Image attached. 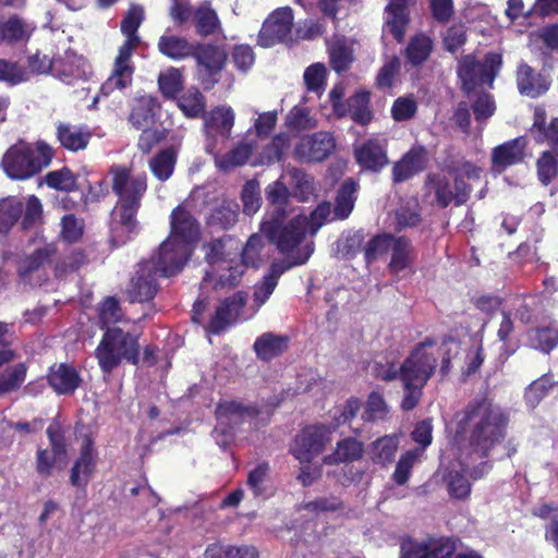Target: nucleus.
I'll return each instance as SVG.
<instances>
[{
    "label": "nucleus",
    "mask_w": 558,
    "mask_h": 558,
    "mask_svg": "<svg viewBox=\"0 0 558 558\" xmlns=\"http://www.w3.org/2000/svg\"><path fill=\"white\" fill-rule=\"evenodd\" d=\"M45 378L58 396H72L83 385L80 371L74 364L68 362H57L50 365Z\"/></svg>",
    "instance_id": "16"
},
{
    "label": "nucleus",
    "mask_w": 558,
    "mask_h": 558,
    "mask_svg": "<svg viewBox=\"0 0 558 558\" xmlns=\"http://www.w3.org/2000/svg\"><path fill=\"white\" fill-rule=\"evenodd\" d=\"M446 169L452 177V182L439 172H428L425 177L423 187L428 193H433L432 204L440 209H446L450 205L456 207L465 205L473 191L468 181L478 180L483 172L482 168L462 158L458 162H447Z\"/></svg>",
    "instance_id": "3"
},
{
    "label": "nucleus",
    "mask_w": 558,
    "mask_h": 558,
    "mask_svg": "<svg viewBox=\"0 0 558 558\" xmlns=\"http://www.w3.org/2000/svg\"><path fill=\"white\" fill-rule=\"evenodd\" d=\"M24 204L14 197L0 201V235H5L15 226L23 214Z\"/></svg>",
    "instance_id": "44"
},
{
    "label": "nucleus",
    "mask_w": 558,
    "mask_h": 558,
    "mask_svg": "<svg viewBox=\"0 0 558 558\" xmlns=\"http://www.w3.org/2000/svg\"><path fill=\"white\" fill-rule=\"evenodd\" d=\"M241 199L243 203V213L252 216L260 207L262 198L259 193V185L256 181H247L242 189Z\"/></svg>",
    "instance_id": "62"
},
{
    "label": "nucleus",
    "mask_w": 558,
    "mask_h": 558,
    "mask_svg": "<svg viewBox=\"0 0 558 558\" xmlns=\"http://www.w3.org/2000/svg\"><path fill=\"white\" fill-rule=\"evenodd\" d=\"M234 125V113L231 108H215L206 117L204 122L207 137L206 150L213 153L217 144V135L229 138Z\"/></svg>",
    "instance_id": "24"
},
{
    "label": "nucleus",
    "mask_w": 558,
    "mask_h": 558,
    "mask_svg": "<svg viewBox=\"0 0 558 558\" xmlns=\"http://www.w3.org/2000/svg\"><path fill=\"white\" fill-rule=\"evenodd\" d=\"M386 26L397 43L404 40L405 32L410 23L409 4L390 1L386 7Z\"/></svg>",
    "instance_id": "34"
},
{
    "label": "nucleus",
    "mask_w": 558,
    "mask_h": 558,
    "mask_svg": "<svg viewBox=\"0 0 558 558\" xmlns=\"http://www.w3.org/2000/svg\"><path fill=\"white\" fill-rule=\"evenodd\" d=\"M158 85L161 94L166 98H177L178 94L183 88L180 71L171 68L167 73H161L158 77Z\"/></svg>",
    "instance_id": "58"
},
{
    "label": "nucleus",
    "mask_w": 558,
    "mask_h": 558,
    "mask_svg": "<svg viewBox=\"0 0 558 558\" xmlns=\"http://www.w3.org/2000/svg\"><path fill=\"white\" fill-rule=\"evenodd\" d=\"M53 156V149L46 142L32 144L20 138L4 153L1 167L10 179L24 181L48 167Z\"/></svg>",
    "instance_id": "4"
},
{
    "label": "nucleus",
    "mask_w": 558,
    "mask_h": 558,
    "mask_svg": "<svg viewBox=\"0 0 558 558\" xmlns=\"http://www.w3.org/2000/svg\"><path fill=\"white\" fill-rule=\"evenodd\" d=\"M293 19V11L289 7L272 11L262 25L257 44L260 47L269 48L288 40L291 36Z\"/></svg>",
    "instance_id": "13"
},
{
    "label": "nucleus",
    "mask_w": 558,
    "mask_h": 558,
    "mask_svg": "<svg viewBox=\"0 0 558 558\" xmlns=\"http://www.w3.org/2000/svg\"><path fill=\"white\" fill-rule=\"evenodd\" d=\"M371 93L357 90L348 98V110L350 118L359 125H367L374 118L371 109Z\"/></svg>",
    "instance_id": "38"
},
{
    "label": "nucleus",
    "mask_w": 558,
    "mask_h": 558,
    "mask_svg": "<svg viewBox=\"0 0 558 558\" xmlns=\"http://www.w3.org/2000/svg\"><path fill=\"white\" fill-rule=\"evenodd\" d=\"M388 414V407L381 393L372 391L368 395L365 409L362 413L364 422H376L385 420Z\"/></svg>",
    "instance_id": "56"
},
{
    "label": "nucleus",
    "mask_w": 558,
    "mask_h": 558,
    "mask_svg": "<svg viewBox=\"0 0 558 558\" xmlns=\"http://www.w3.org/2000/svg\"><path fill=\"white\" fill-rule=\"evenodd\" d=\"M262 231L281 254H289L303 242L308 231V219L299 215L284 225L278 220L264 222Z\"/></svg>",
    "instance_id": "7"
},
{
    "label": "nucleus",
    "mask_w": 558,
    "mask_h": 558,
    "mask_svg": "<svg viewBox=\"0 0 558 558\" xmlns=\"http://www.w3.org/2000/svg\"><path fill=\"white\" fill-rule=\"evenodd\" d=\"M57 140L60 145L73 153L84 150L92 140V131L85 125H71L60 122L57 125Z\"/></svg>",
    "instance_id": "28"
},
{
    "label": "nucleus",
    "mask_w": 558,
    "mask_h": 558,
    "mask_svg": "<svg viewBox=\"0 0 558 558\" xmlns=\"http://www.w3.org/2000/svg\"><path fill=\"white\" fill-rule=\"evenodd\" d=\"M264 239L259 234H253L248 238L241 252V260L244 267L258 268L262 264V251L264 248Z\"/></svg>",
    "instance_id": "55"
},
{
    "label": "nucleus",
    "mask_w": 558,
    "mask_h": 558,
    "mask_svg": "<svg viewBox=\"0 0 558 558\" xmlns=\"http://www.w3.org/2000/svg\"><path fill=\"white\" fill-rule=\"evenodd\" d=\"M336 148V141L329 132H316L304 136L295 147V156L305 162H320Z\"/></svg>",
    "instance_id": "19"
},
{
    "label": "nucleus",
    "mask_w": 558,
    "mask_h": 558,
    "mask_svg": "<svg viewBox=\"0 0 558 558\" xmlns=\"http://www.w3.org/2000/svg\"><path fill=\"white\" fill-rule=\"evenodd\" d=\"M171 239H178L186 245L199 235V226L194 216L182 205H178L170 215Z\"/></svg>",
    "instance_id": "27"
},
{
    "label": "nucleus",
    "mask_w": 558,
    "mask_h": 558,
    "mask_svg": "<svg viewBox=\"0 0 558 558\" xmlns=\"http://www.w3.org/2000/svg\"><path fill=\"white\" fill-rule=\"evenodd\" d=\"M259 414V410L253 404H243L235 400L219 401L215 409V416L219 424L230 425L241 422L245 416L255 417Z\"/></svg>",
    "instance_id": "31"
},
{
    "label": "nucleus",
    "mask_w": 558,
    "mask_h": 558,
    "mask_svg": "<svg viewBox=\"0 0 558 558\" xmlns=\"http://www.w3.org/2000/svg\"><path fill=\"white\" fill-rule=\"evenodd\" d=\"M192 58L195 59L201 80L208 85L207 88L219 82L220 73L228 60V53L222 46L210 43H195Z\"/></svg>",
    "instance_id": "11"
},
{
    "label": "nucleus",
    "mask_w": 558,
    "mask_h": 558,
    "mask_svg": "<svg viewBox=\"0 0 558 558\" xmlns=\"http://www.w3.org/2000/svg\"><path fill=\"white\" fill-rule=\"evenodd\" d=\"M429 162V151L424 145H413L395 162L391 170L392 182L403 183L423 172Z\"/></svg>",
    "instance_id": "17"
},
{
    "label": "nucleus",
    "mask_w": 558,
    "mask_h": 558,
    "mask_svg": "<svg viewBox=\"0 0 558 558\" xmlns=\"http://www.w3.org/2000/svg\"><path fill=\"white\" fill-rule=\"evenodd\" d=\"M526 146L525 136H518L494 147L490 154L492 171L501 173L512 166L522 163Z\"/></svg>",
    "instance_id": "21"
},
{
    "label": "nucleus",
    "mask_w": 558,
    "mask_h": 558,
    "mask_svg": "<svg viewBox=\"0 0 558 558\" xmlns=\"http://www.w3.org/2000/svg\"><path fill=\"white\" fill-rule=\"evenodd\" d=\"M344 508V502L339 496L330 495L317 497L314 500L304 502L303 509L318 514L322 512H336Z\"/></svg>",
    "instance_id": "60"
},
{
    "label": "nucleus",
    "mask_w": 558,
    "mask_h": 558,
    "mask_svg": "<svg viewBox=\"0 0 558 558\" xmlns=\"http://www.w3.org/2000/svg\"><path fill=\"white\" fill-rule=\"evenodd\" d=\"M157 47L159 52L169 59L184 60L192 57L195 44L181 36L162 35Z\"/></svg>",
    "instance_id": "36"
},
{
    "label": "nucleus",
    "mask_w": 558,
    "mask_h": 558,
    "mask_svg": "<svg viewBox=\"0 0 558 558\" xmlns=\"http://www.w3.org/2000/svg\"><path fill=\"white\" fill-rule=\"evenodd\" d=\"M515 81L519 93L531 98L544 95L550 86V81L546 75L536 72L525 62L518 65Z\"/></svg>",
    "instance_id": "26"
},
{
    "label": "nucleus",
    "mask_w": 558,
    "mask_h": 558,
    "mask_svg": "<svg viewBox=\"0 0 558 558\" xmlns=\"http://www.w3.org/2000/svg\"><path fill=\"white\" fill-rule=\"evenodd\" d=\"M28 372L26 362H19L8 366L0 374V397L17 391L25 383Z\"/></svg>",
    "instance_id": "42"
},
{
    "label": "nucleus",
    "mask_w": 558,
    "mask_h": 558,
    "mask_svg": "<svg viewBox=\"0 0 558 558\" xmlns=\"http://www.w3.org/2000/svg\"><path fill=\"white\" fill-rule=\"evenodd\" d=\"M158 278L160 276L153 270L151 264L141 262L129 288L131 302L151 301L159 290Z\"/></svg>",
    "instance_id": "23"
},
{
    "label": "nucleus",
    "mask_w": 558,
    "mask_h": 558,
    "mask_svg": "<svg viewBox=\"0 0 558 558\" xmlns=\"http://www.w3.org/2000/svg\"><path fill=\"white\" fill-rule=\"evenodd\" d=\"M178 107L186 118H199L205 114L206 100L204 95L193 87L178 98Z\"/></svg>",
    "instance_id": "45"
},
{
    "label": "nucleus",
    "mask_w": 558,
    "mask_h": 558,
    "mask_svg": "<svg viewBox=\"0 0 558 558\" xmlns=\"http://www.w3.org/2000/svg\"><path fill=\"white\" fill-rule=\"evenodd\" d=\"M289 343L290 338L288 336L276 335L269 331L256 338L253 350L258 360L270 362L283 354L288 350Z\"/></svg>",
    "instance_id": "30"
},
{
    "label": "nucleus",
    "mask_w": 558,
    "mask_h": 558,
    "mask_svg": "<svg viewBox=\"0 0 558 558\" xmlns=\"http://www.w3.org/2000/svg\"><path fill=\"white\" fill-rule=\"evenodd\" d=\"M433 337H426L416 343L401 364V376L427 384L434 376L440 359V374L447 376L451 368V352L449 349L436 347Z\"/></svg>",
    "instance_id": "6"
},
{
    "label": "nucleus",
    "mask_w": 558,
    "mask_h": 558,
    "mask_svg": "<svg viewBox=\"0 0 558 558\" xmlns=\"http://www.w3.org/2000/svg\"><path fill=\"white\" fill-rule=\"evenodd\" d=\"M57 252L58 248L54 243H48L43 247L36 248L31 255L19 263L16 270L19 277L25 279L36 272L45 264L50 263Z\"/></svg>",
    "instance_id": "35"
},
{
    "label": "nucleus",
    "mask_w": 558,
    "mask_h": 558,
    "mask_svg": "<svg viewBox=\"0 0 558 558\" xmlns=\"http://www.w3.org/2000/svg\"><path fill=\"white\" fill-rule=\"evenodd\" d=\"M111 190L117 197L110 213V243L122 246L133 240L141 230L137 215L148 190L147 173H134L130 167L112 165L109 168Z\"/></svg>",
    "instance_id": "2"
},
{
    "label": "nucleus",
    "mask_w": 558,
    "mask_h": 558,
    "mask_svg": "<svg viewBox=\"0 0 558 558\" xmlns=\"http://www.w3.org/2000/svg\"><path fill=\"white\" fill-rule=\"evenodd\" d=\"M401 62L399 57L393 56L383 64L376 75V86L378 88H391L395 80L400 72Z\"/></svg>",
    "instance_id": "64"
},
{
    "label": "nucleus",
    "mask_w": 558,
    "mask_h": 558,
    "mask_svg": "<svg viewBox=\"0 0 558 558\" xmlns=\"http://www.w3.org/2000/svg\"><path fill=\"white\" fill-rule=\"evenodd\" d=\"M134 52L130 50L129 46L125 48L119 47L111 73L100 86V94L102 96L108 97L116 90H123L132 85L135 72V65L132 61Z\"/></svg>",
    "instance_id": "15"
},
{
    "label": "nucleus",
    "mask_w": 558,
    "mask_h": 558,
    "mask_svg": "<svg viewBox=\"0 0 558 558\" xmlns=\"http://www.w3.org/2000/svg\"><path fill=\"white\" fill-rule=\"evenodd\" d=\"M398 450V439L395 436H383L371 444V460L380 465H387L395 459Z\"/></svg>",
    "instance_id": "43"
},
{
    "label": "nucleus",
    "mask_w": 558,
    "mask_h": 558,
    "mask_svg": "<svg viewBox=\"0 0 558 558\" xmlns=\"http://www.w3.org/2000/svg\"><path fill=\"white\" fill-rule=\"evenodd\" d=\"M446 482L451 498L465 500L470 497L472 485L462 471H449L446 475Z\"/></svg>",
    "instance_id": "54"
},
{
    "label": "nucleus",
    "mask_w": 558,
    "mask_h": 558,
    "mask_svg": "<svg viewBox=\"0 0 558 558\" xmlns=\"http://www.w3.org/2000/svg\"><path fill=\"white\" fill-rule=\"evenodd\" d=\"M195 33L201 37H208L221 28L217 12L208 1L201 3L193 13Z\"/></svg>",
    "instance_id": "37"
},
{
    "label": "nucleus",
    "mask_w": 558,
    "mask_h": 558,
    "mask_svg": "<svg viewBox=\"0 0 558 558\" xmlns=\"http://www.w3.org/2000/svg\"><path fill=\"white\" fill-rule=\"evenodd\" d=\"M189 247L178 239H166L149 259L143 260L151 264L153 270L160 277H172L179 274L189 259Z\"/></svg>",
    "instance_id": "10"
},
{
    "label": "nucleus",
    "mask_w": 558,
    "mask_h": 558,
    "mask_svg": "<svg viewBox=\"0 0 558 558\" xmlns=\"http://www.w3.org/2000/svg\"><path fill=\"white\" fill-rule=\"evenodd\" d=\"M238 216V205L223 203L211 210L207 223L210 227L228 230L235 225Z\"/></svg>",
    "instance_id": "52"
},
{
    "label": "nucleus",
    "mask_w": 558,
    "mask_h": 558,
    "mask_svg": "<svg viewBox=\"0 0 558 558\" xmlns=\"http://www.w3.org/2000/svg\"><path fill=\"white\" fill-rule=\"evenodd\" d=\"M395 235L391 233H378L373 235L365 244L364 260L367 265L373 264L386 255L393 244Z\"/></svg>",
    "instance_id": "46"
},
{
    "label": "nucleus",
    "mask_w": 558,
    "mask_h": 558,
    "mask_svg": "<svg viewBox=\"0 0 558 558\" xmlns=\"http://www.w3.org/2000/svg\"><path fill=\"white\" fill-rule=\"evenodd\" d=\"M21 218V227L25 231L33 229L37 223L41 221L43 205L37 196L31 195L27 198L25 210L23 209Z\"/></svg>",
    "instance_id": "63"
},
{
    "label": "nucleus",
    "mask_w": 558,
    "mask_h": 558,
    "mask_svg": "<svg viewBox=\"0 0 558 558\" xmlns=\"http://www.w3.org/2000/svg\"><path fill=\"white\" fill-rule=\"evenodd\" d=\"M331 428L324 424L305 426L294 438L291 453L301 463L311 462L330 440Z\"/></svg>",
    "instance_id": "12"
},
{
    "label": "nucleus",
    "mask_w": 558,
    "mask_h": 558,
    "mask_svg": "<svg viewBox=\"0 0 558 558\" xmlns=\"http://www.w3.org/2000/svg\"><path fill=\"white\" fill-rule=\"evenodd\" d=\"M558 383L554 381L550 373L542 375L530 384L526 390V399L531 403H539Z\"/></svg>",
    "instance_id": "61"
},
{
    "label": "nucleus",
    "mask_w": 558,
    "mask_h": 558,
    "mask_svg": "<svg viewBox=\"0 0 558 558\" xmlns=\"http://www.w3.org/2000/svg\"><path fill=\"white\" fill-rule=\"evenodd\" d=\"M364 452V444L356 438L349 436L337 442L335 450L324 458V462L328 465L352 463L360 461L363 458Z\"/></svg>",
    "instance_id": "32"
},
{
    "label": "nucleus",
    "mask_w": 558,
    "mask_h": 558,
    "mask_svg": "<svg viewBox=\"0 0 558 558\" xmlns=\"http://www.w3.org/2000/svg\"><path fill=\"white\" fill-rule=\"evenodd\" d=\"M433 47L430 37L420 33L410 38L404 49V56L412 66H420L427 61Z\"/></svg>",
    "instance_id": "39"
},
{
    "label": "nucleus",
    "mask_w": 558,
    "mask_h": 558,
    "mask_svg": "<svg viewBox=\"0 0 558 558\" xmlns=\"http://www.w3.org/2000/svg\"><path fill=\"white\" fill-rule=\"evenodd\" d=\"M314 252V242H308L300 250L290 262L275 260L270 264L267 274L263 279L255 284L253 301L257 307L264 305L270 298L276 287L278 286L279 278L289 269L294 266L304 265Z\"/></svg>",
    "instance_id": "8"
},
{
    "label": "nucleus",
    "mask_w": 558,
    "mask_h": 558,
    "mask_svg": "<svg viewBox=\"0 0 558 558\" xmlns=\"http://www.w3.org/2000/svg\"><path fill=\"white\" fill-rule=\"evenodd\" d=\"M500 65L501 56L498 53L486 54L485 63H481L472 54L462 57L457 69L462 89L470 93L485 83L486 80L493 81Z\"/></svg>",
    "instance_id": "9"
},
{
    "label": "nucleus",
    "mask_w": 558,
    "mask_h": 558,
    "mask_svg": "<svg viewBox=\"0 0 558 558\" xmlns=\"http://www.w3.org/2000/svg\"><path fill=\"white\" fill-rule=\"evenodd\" d=\"M456 551V543L448 537L430 542L408 541L401 544L400 558H450Z\"/></svg>",
    "instance_id": "22"
},
{
    "label": "nucleus",
    "mask_w": 558,
    "mask_h": 558,
    "mask_svg": "<svg viewBox=\"0 0 558 558\" xmlns=\"http://www.w3.org/2000/svg\"><path fill=\"white\" fill-rule=\"evenodd\" d=\"M355 41L344 35L333 36L326 43L330 68L338 74L350 70L355 60Z\"/></svg>",
    "instance_id": "25"
},
{
    "label": "nucleus",
    "mask_w": 558,
    "mask_h": 558,
    "mask_svg": "<svg viewBox=\"0 0 558 558\" xmlns=\"http://www.w3.org/2000/svg\"><path fill=\"white\" fill-rule=\"evenodd\" d=\"M95 356L104 374H111L123 362L137 366L141 359L140 336L120 327L107 328Z\"/></svg>",
    "instance_id": "5"
},
{
    "label": "nucleus",
    "mask_w": 558,
    "mask_h": 558,
    "mask_svg": "<svg viewBox=\"0 0 558 558\" xmlns=\"http://www.w3.org/2000/svg\"><path fill=\"white\" fill-rule=\"evenodd\" d=\"M97 313L101 329L110 328L109 325L121 322L123 317V311L116 296H106L98 304Z\"/></svg>",
    "instance_id": "51"
},
{
    "label": "nucleus",
    "mask_w": 558,
    "mask_h": 558,
    "mask_svg": "<svg viewBox=\"0 0 558 558\" xmlns=\"http://www.w3.org/2000/svg\"><path fill=\"white\" fill-rule=\"evenodd\" d=\"M354 159L362 171L378 173L389 163L387 144L371 137L354 148Z\"/></svg>",
    "instance_id": "20"
},
{
    "label": "nucleus",
    "mask_w": 558,
    "mask_h": 558,
    "mask_svg": "<svg viewBox=\"0 0 558 558\" xmlns=\"http://www.w3.org/2000/svg\"><path fill=\"white\" fill-rule=\"evenodd\" d=\"M247 303V293L236 291L225 298L217 306L207 324V331L211 335H220L230 326L239 322Z\"/></svg>",
    "instance_id": "14"
},
{
    "label": "nucleus",
    "mask_w": 558,
    "mask_h": 558,
    "mask_svg": "<svg viewBox=\"0 0 558 558\" xmlns=\"http://www.w3.org/2000/svg\"><path fill=\"white\" fill-rule=\"evenodd\" d=\"M177 159V149L173 146L166 147L149 160V169L159 181L165 182L173 174Z\"/></svg>",
    "instance_id": "40"
},
{
    "label": "nucleus",
    "mask_w": 558,
    "mask_h": 558,
    "mask_svg": "<svg viewBox=\"0 0 558 558\" xmlns=\"http://www.w3.org/2000/svg\"><path fill=\"white\" fill-rule=\"evenodd\" d=\"M536 174L539 183L548 186L558 177V156L544 150L536 160Z\"/></svg>",
    "instance_id": "50"
},
{
    "label": "nucleus",
    "mask_w": 558,
    "mask_h": 558,
    "mask_svg": "<svg viewBox=\"0 0 558 558\" xmlns=\"http://www.w3.org/2000/svg\"><path fill=\"white\" fill-rule=\"evenodd\" d=\"M62 459L64 458L47 448H38L35 459V470L38 476L44 480L49 478L57 461Z\"/></svg>",
    "instance_id": "59"
},
{
    "label": "nucleus",
    "mask_w": 558,
    "mask_h": 558,
    "mask_svg": "<svg viewBox=\"0 0 558 558\" xmlns=\"http://www.w3.org/2000/svg\"><path fill=\"white\" fill-rule=\"evenodd\" d=\"M45 183L57 191L72 192L77 190V179L68 167L49 171L45 175Z\"/></svg>",
    "instance_id": "53"
},
{
    "label": "nucleus",
    "mask_w": 558,
    "mask_h": 558,
    "mask_svg": "<svg viewBox=\"0 0 558 558\" xmlns=\"http://www.w3.org/2000/svg\"><path fill=\"white\" fill-rule=\"evenodd\" d=\"M357 184L352 180L344 181L337 193L335 202V214L339 219H345L354 206V193Z\"/></svg>",
    "instance_id": "49"
},
{
    "label": "nucleus",
    "mask_w": 558,
    "mask_h": 558,
    "mask_svg": "<svg viewBox=\"0 0 558 558\" xmlns=\"http://www.w3.org/2000/svg\"><path fill=\"white\" fill-rule=\"evenodd\" d=\"M160 110V104L156 97L144 95L135 99L129 114V122L136 130L150 126L155 123Z\"/></svg>",
    "instance_id": "29"
},
{
    "label": "nucleus",
    "mask_w": 558,
    "mask_h": 558,
    "mask_svg": "<svg viewBox=\"0 0 558 558\" xmlns=\"http://www.w3.org/2000/svg\"><path fill=\"white\" fill-rule=\"evenodd\" d=\"M97 456L94 440L86 436L82 441L78 457L70 470L69 481L73 487L86 489L96 471Z\"/></svg>",
    "instance_id": "18"
},
{
    "label": "nucleus",
    "mask_w": 558,
    "mask_h": 558,
    "mask_svg": "<svg viewBox=\"0 0 558 558\" xmlns=\"http://www.w3.org/2000/svg\"><path fill=\"white\" fill-rule=\"evenodd\" d=\"M403 385V398L401 401V409L403 411H412L417 407L423 396V388L426 384L418 383L417 380L401 376Z\"/></svg>",
    "instance_id": "57"
},
{
    "label": "nucleus",
    "mask_w": 558,
    "mask_h": 558,
    "mask_svg": "<svg viewBox=\"0 0 558 558\" xmlns=\"http://www.w3.org/2000/svg\"><path fill=\"white\" fill-rule=\"evenodd\" d=\"M143 19L144 12L141 7H133L128 11L126 15L121 22V32L126 36V39L120 46V48H125L129 45L130 50H136L141 41L137 35V31L143 22Z\"/></svg>",
    "instance_id": "41"
},
{
    "label": "nucleus",
    "mask_w": 558,
    "mask_h": 558,
    "mask_svg": "<svg viewBox=\"0 0 558 558\" xmlns=\"http://www.w3.org/2000/svg\"><path fill=\"white\" fill-rule=\"evenodd\" d=\"M529 340L532 348L548 354L558 345V329L551 327H536L530 330Z\"/></svg>",
    "instance_id": "48"
},
{
    "label": "nucleus",
    "mask_w": 558,
    "mask_h": 558,
    "mask_svg": "<svg viewBox=\"0 0 558 558\" xmlns=\"http://www.w3.org/2000/svg\"><path fill=\"white\" fill-rule=\"evenodd\" d=\"M390 251L391 258L388 269L391 274L398 275L413 265L415 260L414 248L407 236H395Z\"/></svg>",
    "instance_id": "33"
},
{
    "label": "nucleus",
    "mask_w": 558,
    "mask_h": 558,
    "mask_svg": "<svg viewBox=\"0 0 558 558\" xmlns=\"http://www.w3.org/2000/svg\"><path fill=\"white\" fill-rule=\"evenodd\" d=\"M509 416L487 396L476 397L456 414L454 440L469 458L488 459L508 434Z\"/></svg>",
    "instance_id": "1"
},
{
    "label": "nucleus",
    "mask_w": 558,
    "mask_h": 558,
    "mask_svg": "<svg viewBox=\"0 0 558 558\" xmlns=\"http://www.w3.org/2000/svg\"><path fill=\"white\" fill-rule=\"evenodd\" d=\"M85 232V221L74 214L62 216L60 221V239L68 244H76L82 241Z\"/></svg>",
    "instance_id": "47"
}]
</instances>
